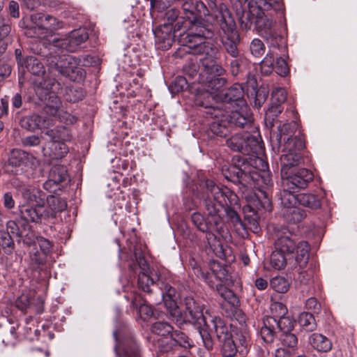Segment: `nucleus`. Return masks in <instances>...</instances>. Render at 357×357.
<instances>
[{"mask_svg": "<svg viewBox=\"0 0 357 357\" xmlns=\"http://www.w3.org/2000/svg\"><path fill=\"white\" fill-rule=\"evenodd\" d=\"M244 210H248L256 215H257L258 211L261 210L271 212L272 211V204L268 193L259 190V194H255V197L250 201L248 205L244 206Z\"/></svg>", "mask_w": 357, "mask_h": 357, "instance_id": "4be33fe9", "label": "nucleus"}, {"mask_svg": "<svg viewBox=\"0 0 357 357\" xmlns=\"http://www.w3.org/2000/svg\"><path fill=\"white\" fill-rule=\"evenodd\" d=\"M238 164L230 165L227 169H222L225 178L233 183L247 186L251 181L256 179L257 174L251 173L245 169V159H238Z\"/></svg>", "mask_w": 357, "mask_h": 357, "instance_id": "4468645a", "label": "nucleus"}, {"mask_svg": "<svg viewBox=\"0 0 357 357\" xmlns=\"http://www.w3.org/2000/svg\"><path fill=\"white\" fill-rule=\"evenodd\" d=\"M113 335L116 342L115 351L119 357H140L139 348L134 341L128 340L121 342L116 332H114Z\"/></svg>", "mask_w": 357, "mask_h": 357, "instance_id": "b1692460", "label": "nucleus"}, {"mask_svg": "<svg viewBox=\"0 0 357 357\" xmlns=\"http://www.w3.org/2000/svg\"><path fill=\"white\" fill-rule=\"evenodd\" d=\"M250 49L251 54L255 57H260L265 52V45L259 38H255L251 41Z\"/></svg>", "mask_w": 357, "mask_h": 357, "instance_id": "680f3d73", "label": "nucleus"}, {"mask_svg": "<svg viewBox=\"0 0 357 357\" xmlns=\"http://www.w3.org/2000/svg\"><path fill=\"white\" fill-rule=\"evenodd\" d=\"M43 156L49 160L61 159L68 153V148L65 143L50 141L43 147Z\"/></svg>", "mask_w": 357, "mask_h": 357, "instance_id": "393cba45", "label": "nucleus"}, {"mask_svg": "<svg viewBox=\"0 0 357 357\" xmlns=\"http://www.w3.org/2000/svg\"><path fill=\"white\" fill-rule=\"evenodd\" d=\"M183 21H178L174 27L169 24H161L154 31L153 33L155 39V45L158 49L162 50H168L171 47L172 43L176 36L177 31L181 30Z\"/></svg>", "mask_w": 357, "mask_h": 357, "instance_id": "2eb2a0df", "label": "nucleus"}, {"mask_svg": "<svg viewBox=\"0 0 357 357\" xmlns=\"http://www.w3.org/2000/svg\"><path fill=\"white\" fill-rule=\"evenodd\" d=\"M228 112H223L224 115H220L225 117L229 124H233L239 128H244L250 126L253 121V116L252 114L248 110L241 111H231L227 109Z\"/></svg>", "mask_w": 357, "mask_h": 357, "instance_id": "5701e85b", "label": "nucleus"}, {"mask_svg": "<svg viewBox=\"0 0 357 357\" xmlns=\"http://www.w3.org/2000/svg\"><path fill=\"white\" fill-rule=\"evenodd\" d=\"M227 146L234 151L244 155L257 153L261 149L258 139L248 132L239 133L231 136L226 141Z\"/></svg>", "mask_w": 357, "mask_h": 357, "instance_id": "1a4fd4ad", "label": "nucleus"}, {"mask_svg": "<svg viewBox=\"0 0 357 357\" xmlns=\"http://www.w3.org/2000/svg\"><path fill=\"white\" fill-rule=\"evenodd\" d=\"M68 174L66 167L60 165L53 166L49 174V180L43 183V188L49 190L51 188L52 183L54 184L60 183L67 179Z\"/></svg>", "mask_w": 357, "mask_h": 357, "instance_id": "473e14b6", "label": "nucleus"}, {"mask_svg": "<svg viewBox=\"0 0 357 357\" xmlns=\"http://www.w3.org/2000/svg\"><path fill=\"white\" fill-rule=\"evenodd\" d=\"M204 111L205 109L203 112L205 114L206 118L212 119H215L209 124L210 130L217 136L226 137L229 132L228 125H229L227 119L221 116L215 117L207 115Z\"/></svg>", "mask_w": 357, "mask_h": 357, "instance_id": "72a5a7b5", "label": "nucleus"}, {"mask_svg": "<svg viewBox=\"0 0 357 357\" xmlns=\"http://www.w3.org/2000/svg\"><path fill=\"white\" fill-rule=\"evenodd\" d=\"M287 99V92L284 89L275 88L271 94V103L282 105Z\"/></svg>", "mask_w": 357, "mask_h": 357, "instance_id": "0e129e2a", "label": "nucleus"}, {"mask_svg": "<svg viewBox=\"0 0 357 357\" xmlns=\"http://www.w3.org/2000/svg\"><path fill=\"white\" fill-rule=\"evenodd\" d=\"M60 50L54 48V54L47 57V61L50 68L56 70L59 74L70 79L75 80L78 75L79 68L75 57L68 54H59ZM63 51L61 50V52Z\"/></svg>", "mask_w": 357, "mask_h": 357, "instance_id": "0eeeda50", "label": "nucleus"}, {"mask_svg": "<svg viewBox=\"0 0 357 357\" xmlns=\"http://www.w3.org/2000/svg\"><path fill=\"white\" fill-rule=\"evenodd\" d=\"M309 343L316 351L327 353L332 349L333 343L326 336L314 333L309 337Z\"/></svg>", "mask_w": 357, "mask_h": 357, "instance_id": "c756f323", "label": "nucleus"}, {"mask_svg": "<svg viewBox=\"0 0 357 357\" xmlns=\"http://www.w3.org/2000/svg\"><path fill=\"white\" fill-rule=\"evenodd\" d=\"M251 10L257 12H275L282 9V0H250L248 3Z\"/></svg>", "mask_w": 357, "mask_h": 357, "instance_id": "bb28decb", "label": "nucleus"}, {"mask_svg": "<svg viewBox=\"0 0 357 357\" xmlns=\"http://www.w3.org/2000/svg\"><path fill=\"white\" fill-rule=\"evenodd\" d=\"M273 56L267 54L265 58L261 61V70L265 75H269L274 70Z\"/></svg>", "mask_w": 357, "mask_h": 357, "instance_id": "69168bd1", "label": "nucleus"}, {"mask_svg": "<svg viewBox=\"0 0 357 357\" xmlns=\"http://www.w3.org/2000/svg\"><path fill=\"white\" fill-rule=\"evenodd\" d=\"M29 223L24 221L22 219L16 221L10 220L7 222L6 229L11 235L17 238V241L20 243V236L24 232V230L28 227Z\"/></svg>", "mask_w": 357, "mask_h": 357, "instance_id": "a19ab883", "label": "nucleus"}, {"mask_svg": "<svg viewBox=\"0 0 357 357\" xmlns=\"http://www.w3.org/2000/svg\"><path fill=\"white\" fill-rule=\"evenodd\" d=\"M215 229L216 225L215 223L214 225L211 223L209 224L208 231H205L206 233V241L209 250H211L215 256L221 258L224 256L223 248L213 233V231L217 232ZM221 232H223V228L220 231L219 234H221Z\"/></svg>", "mask_w": 357, "mask_h": 357, "instance_id": "c85d7f7f", "label": "nucleus"}, {"mask_svg": "<svg viewBox=\"0 0 357 357\" xmlns=\"http://www.w3.org/2000/svg\"><path fill=\"white\" fill-rule=\"evenodd\" d=\"M31 20L36 26L49 30V15L43 13L33 14L31 16Z\"/></svg>", "mask_w": 357, "mask_h": 357, "instance_id": "13d9d810", "label": "nucleus"}, {"mask_svg": "<svg viewBox=\"0 0 357 357\" xmlns=\"http://www.w3.org/2000/svg\"><path fill=\"white\" fill-rule=\"evenodd\" d=\"M44 107L43 111L47 114L54 119L57 114L61 107V102L60 98L54 92H47L44 97Z\"/></svg>", "mask_w": 357, "mask_h": 357, "instance_id": "cd10ccee", "label": "nucleus"}, {"mask_svg": "<svg viewBox=\"0 0 357 357\" xmlns=\"http://www.w3.org/2000/svg\"><path fill=\"white\" fill-rule=\"evenodd\" d=\"M20 214L21 218L29 223H41L50 218L48 212L44 206V204H23L20 206Z\"/></svg>", "mask_w": 357, "mask_h": 357, "instance_id": "dca6fc26", "label": "nucleus"}, {"mask_svg": "<svg viewBox=\"0 0 357 357\" xmlns=\"http://www.w3.org/2000/svg\"><path fill=\"white\" fill-rule=\"evenodd\" d=\"M256 13L257 11L251 10L250 6H249V10H248L243 9L241 7L236 8V14L240 22L241 28L243 30L247 31L251 28L254 19L256 17Z\"/></svg>", "mask_w": 357, "mask_h": 357, "instance_id": "58836bf2", "label": "nucleus"}, {"mask_svg": "<svg viewBox=\"0 0 357 357\" xmlns=\"http://www.w3.org/2000/svg\"><path fill=\"white\" fill-rule=\"evenodd\" d=\"M273 319L276 322L275 327L279 328L284 332H287L294 327V322L292 319L289 317L286 316V314H284L280 317H273Z\"/></svg>", "mask_w": 357, "mask_h": 357, "instance_id": "4d7b16f0", "label": "nucleus"}, {"mask_svg": "<svg viewBox=\"0 0 357 357\" xmlns=\"http://www.w3.org/2000/svg\"><path fill=\"white\" fill-rule=\"evenodd\" d=\"M22 128L33 131L35 130H45L54 124V119L52 117L33 114L24 116L20 120Z\"/></svg>", "mask_w": 357, "mask_h": 357, "instance_id": "6ab92c4d", "label": "nucleus"}, {"mask_svg": "<svg viewBox=\"0 0 357 357\" xmlns=\"http://www.w3.org/2000/svg\"><path fill=\"white\" fill-rule=\"evenodd\" d=\"M298 204L312 209H317L321 206L319 199L312 194H298Z\"/></svg>", "mask_w": 357, "mask_h": 357, "instance_id": "c03bdc74", "label": "nucleus"}, {"mask_svg": "<svg viewBox=\"0 0 357 357\" xmlns=\"http://www.w3.org/2000/svg\"><path fill=\"white\" fill-rule=\"evenodd\" d=\"M225 212L226 213L227 217L231 224L234 226L235 229L238 231L244 229V225L236 211L231 208H225Z\"/></svg>", "mask_w": 357, "mask_h": 357, "instance_id": "603ef678", "label": "nucleus"}, {"mask_svg": "<svg viewBox=\"0 0 357 357\" xmlns=\"http://www.w3.org/2000/svg\"><path fill=\"white\" fill-rule=\"evenodd\" d=\"M243 93L241 85L234 84L229 89L215 94L214 98L220 100L216 101V105H208L204 101H199V104L205 109L204 112L207 115L218 117L219 115H224L223 112H228L227 109H230L234 102L243 103Z\"/></svg>", "mask_w": 357, "mask_h": 357, "instance_id": "20e7f679", "label": "nucleus"}, {"mask_svg": "<svg viewBox=\"0 0 357 357\" xmlns=\"http://www.w3.org/2000/svg\"><path fill=\"white\" fill-rule=\"evenodd\" d=\"M213 35L211 26L206 24L204 22L195 20L189 27L186 38L189 43V52L203 56L211 43L203 41L204 39L211 38Z\"/></svg>", "mask_w": 357, "mask_h": 357, "instance_id": "39448f33", "label": "nucleus"}, {"mask_svg": "<svg viewBox=\"0 0 357 357\" xmlns=\"http://www.w3.org/2000/svg\"><path fill=\"white\" fill-rule=\"evenodd\" d=\"M298 322L303 328L308 331H314L317 326L313 314H300Z\"/></svg>", "mask_w": 357, "mask_h": 357, "instance_id": "864d4df0", "label": "nucleus"}, {"mask_svg": "<svg viewBox=\"0 0 357 357\" xmlns=\"http://www.w3.org/2000/svg\"><path fill=\"white\" fill-rule=\"evenodd\" d=\"M278 146V152H281L280 158L281 177L286 176L296 169L303 160L301 151L305 148L303 138L284 139L283 144H274Z\"/></svg>", "mask_w": 357, "mask_h": 357, "instance_id": "7ed1b4c3", "label": "nucleus"}, {"mask_svg": "<svg viewBox=\"0 0 357 357\" xmlns=\"http://www.w3.org/2000/svg\"><path fill=\"white\" fill-rule=\"evenodd\" d=\"M220 268L219 271L212 268V273L204 272L199 271V275L201 278L207 280L209 278L208 284L211 288H215L218 294L224 298V300L230 304L232 307L238 305L239 300L236 294L230 289L225 287L222 282L227 280V271L225 268L218 266Z\"/></svg>", "mask_w": 357, "mask_h": 357, "instance_id": "423d86ee", "label": "nucleus"}, {"mask_svg": "<svg viewBox=\"0 0 357 357\" xmlns=\"http://www.w3.org/2000/svg\"><path fill=\"white\" fill-rule=\"evenodd\" d=\"M223 22L217 24L225 35V39L223 40V46L227 54L231 58L236 57L240 55L238 44L240 42V36L236 30V23L233 17H229L226 13L222 16Z\"/></svg>", "mask_w": 357, "mask_h": 357, "instance_id": "6e6552de", "label": "nucleus"}, {"mask_svg": "<svg viewBox=\"0 0 357 357\" xmlns=\"http://www.w3.org/2000/svg\"><path fill=\"white\" fill-rule=\"evenodd\" d=\"M263 326L260 330V335L262 340L266 343H271L273 342L275 337V320L273 316L267 315L263 320Z\"/></svg>", "mask_w": 357, "mask_h": 357, "instance_id": "f704fd0d", "label": "nucleus"}, {"mask_svg": "<svg viewBox=\"0 0 357 357\" xmlns=\"http://www.w3.org/2000/svg\"><path fill=\"white\" fill-rule=\"evenodd\" d=\"M282 214L284 220L289 224L299 222L305 217L303 211L297 207L286 208L282 211Z\"/></svg>", "mask_w": 357, "mask_h": 357, "instance_id": "79ce46f5", "label": "nucleus"}, {"mask_svg": "<svg viewBox=\"0 0 357 357\" xmlns=\"http://www.w3.org/2000/svg\"><path fill=\"white\" fill-rule=\"evenodd\" d=\"M196 319L195 325L206 349L213 348L212 334L215 333L222 342V352L225 357H233L238 352L244 356L248 351V337L227 325L220 317L213 314H190Z\"/></svg>", "mask_w": 357, "mask_h": 357, "instance_id": "f257e3e1", "label": "nucleus"}, {"mask_svg": "<svg viewBox=\"0 0 357 357\" xmlns=\"http://www.w3.org/2000/svg\"><path fill=\"white\" fill-rule=\"evenodd\" d=\"M182 9L186 16L189 18V27L192 26V23L195 20L204 22L201 18H198L195 15V3L193 0H183Z\"/></svg>", "mask_w": 357, "mask_h": 357, "instance_id": "3c124183", "label": "nucleus"}, {"mask_svg": "<svg viewBox=\"0 0 357 357\" xmlns=\"http://www.w3.org/2000/svg\"><path fill=\"white\" fill-rule=\"evenodd\" d=\"M47 204L51 208L52 212L50 213V217L55 218L56 213L64 211L67 207V204L64 199L61 197L50 196L47 197Z\"/></svg>", "mask_w": 357, "mask_h": 357, "instance_id": "37998d69", "label": "nucleus"}, {"mask_svg": "<svg viewBox=\"0 0 357 357\" xmlns=\"http://www.w3.org/2000/svg\"><path fill=\"white\" fill-rule=\"evenodd\" d=\"M219 56L220 52L218 47H215L213 44L209 47H206V50L200 60L203 66L209 74L218 75L224 74L225 69L216 61Z\"/></svg>", "mask_w": 357, "mask_h": 357, "instance_id": "a211bd4d", "label": "nucleus"}, {"mask_svg": "<svg viewBox=\"0 0 357 357\" xmlns=\"http://www.w3.org/2000/svg\"><path fill=\"white\" fill-rule=\"evenodd\" d=\"M206 1L208 2V7L211 10L213 19L215 20L216 24L223 22L222 16H225V14L226 15V13L229 15V17H233L229 8L225 3H220L218 5V0Z\"/></svg>", "mask_w": 357, "mask_h": 357, "instance_id": "4c0bfd02", "label": "nucleus"}, {"mask_svg": "<svg viewBox=\"0 0 357 357\" xmlns=\"http://www.w3.org/2000/svg\"><path fill=\"white\" fill-rule=\"evenodd\" d=\"M13 185L21 192L24 204H45V195L41 190L30 185L19 184L17 180L13 182Z\"/></svg>", "mask_w": 357, "mask_h": 357, "instance_id": "412c9836", "label": "nucleus"}, {"mask_svg": "<svg viewBox=\"0 0 357 357\" xmlns=\"http://www.w3.org/2000/svg\"><path fill=\"white\" fill-rule=\"evenodd\" d=\"M298 123L297 121L293 120L289 123H285L282 126L278 127L279 134L277 136V140L275 144H283V139H294V138H302L298 135H294L295 132L297 130Z\"/></svg>", "mask_w": 357, "mask_h": 357, "instance_id": "2f4dec72", "label": "nucleus"}, {"mask_svg": "<svg viewBox=\"0 0 357 357\" xmlns=\"http://www.w3.org/2000/svg\"><path fill=\"white\" fill-rule=\"evenodd\" d=\"M206 197L204 198L205 208L208 215L213 218L216 225V231L220 232L222 229V217L225 211L227 199L230 191L227 188H220L213 181L206 180L204 183Z\"/></svg>", "mask_w": 357, "mask_h": 357, "instance_id": "f03ea898", "label": "nucleus"}, {"mask_svg": "<svg viewBox=\"0 0 357 357\" xmlns=\"http://www.w3.org/2000/svg\"><path fill=\"white\" fill-rule=\"evenodd\" d=\"M164 305L169 312H172L178 308V294L176 289L169 284L164 285V292L162 293Z\"/></svg>", "mask_w": 357, "mask_h": 357, "instance_id": "e433bc0d", "label": "nucleus"}, {"mask_svg": "<svg viewBox=\"0 0 357 357\" xmlns=\"http://www.w3.org/2000/svg\"><path fill=\"white\" fill-rule=\"evenodd\" d=\"M137 265L140 269L138 275V287L144 292L151 293V286L153 285L159 279L158 272L151 269L144 255L137 250L134 252Z\"/></svg>", "mask_w": 357, "mask_h": 357, "instance_id": "9b49d317", "label": "nucleus"}, {"mask_svg": "<svg viewBox=\"0 0 357 357\" xmlns=\"http://www.w3.org/2000/svg\"><path fill=\"white\" fill-rule=\"evenodd\" d=\"M3 1L0 0V36H8L11 31L10 20L2 15Z\"/></svg>", "mask_w": 357, "mask_h": 357, "instance_id": "6e6d98bb", "label": "nucleus"}, {"mask_svg": "<svg viewBox=\"0 0 357 357\" xmlns=\"http://www.w3.org/2000/svg\"><path fill=\"white\" fill-rule=\"evenodd\" d=\"M44 133L51 141L66 144V142H70L72 139L70 130L63 126H57L52 129L48 128Z\"/></svg>", "mask_w": 357, "mask_h": 357, "instance_id": "7c9ffc66", "label": "nucleus"}, {"mask_svg": "<svg viewBox=\"0 0 357 357\" xmlns=\"http://www.w3.org/2000/svg\"><path fill=\"white\" fill-rule=\"evenodd\" d=\"M8 165L20 167L21 171L26 173L28 178L36 177L34 169L40 165L39 160L33 155L21 149H14L11 151L8 158Z\"/></svg>", "mask_w": 357, "mask_h": 357, "instance_id": "9d476101", "label": "nucleus"}, {"mask_svg": "<svg viewBox=\"0 0 357 357\" xmlns=\"http://www.w3.org/2000/svg\"><path fill=\"white\" fill-rule=\"evenodd\" d=\"M289 282L282 276H275L270 280V287L276 292L286 293L289 289Z\"/></svg>", "mask_w": 357, "mask_h": 357, "instance_id": "09e8293b", "label": "nucleus"}, {"mask_svg": "<svg viewBox=\"0 0 357 357\" xmlns=\"http://www.w3.org/2000/svg\"><path fill=\"white\" fill-rule=\"evenodd\" d=\"M152 331L160 335L165 336L172 331V326L167 322L158 321L153 324Z\"/></svg>", "mask_w": 357, "mask_h": 357, "instance_id": "e2e57ef3", "label": "nucleus"}, {"mask_svg": "<svg viewBox=\"0 0 357 357\" xmlns=\"http://www.w3.org/2000/svg\"><path fill=\"white\" fill-rule=\"evenodd\" d=\"M274 70L275 73L280 76H286L289 72L287 61L282 57L277 59L275 65L274 66Z\"/></svg>", "mask_w": 357, "mask_h": 357, "instance_id": "774afa93", "label": "nucleus"}, {"mask_svg": "<svg viewBox=\"0 0 357 357\" xmlns=\"http://www.w3.org/2000/svg\"><path fill=\"white\" fill-rule=\"evenodd\" d=\"M227 61L229 63L230 70L234 76H236L242 71L243 66L245 63V59L242 55L236 57L226 59Z\"/></svg>", "mask_w": 357, "mask_h": 357, "instance_id": "5fc2aeb1", "label": "nucleus"}, {"mask_svg": "<svg viewBox=\"0 0 357 357\" xmlns=\"http://www.w3.org/2000/svg\"><path fill=\"white\" fill-rule=\"evenodd\" d=\"M173 340L181 347L189 348L191 347V342L188 336L181 332L175 331L172 334Z\"/></svg>", "mask_w": 357, "mask_h": 357, "instance_id": "338daca9", "label": "nucleus"}, {"mask_svg": "<svg viewBox=\"0 0 357 357\" xmlns=\"http://www.w3.org/2000/svg\"><path fill=\"white\" fill-rule=\"evenodd\" d=\"M193 225L201 231H207L209 224L204 220V216L199 213H193L191 215Z\"/></svg>", "mask_w": 357, "mask_h": 357, "instance_id": "052dcab7", "label": "nucleus"}, {"mask_svg": "<svg viewBox=\"0 0 357 357\" xmlns=\"http://www.w3.org/2000/svg\"><path fill=\"white\" fill-rule=\"evenodd\" d=\"M277 239L275 248L277 250L286 255H291L296 248L295 239L290 230L287 228H277L275 230Z\"/></svg>", "mask_w": 357, "mask_h": 357, "instance_id": "aec40b11", "label": "nucleus"}, {"mask_svg": "<svg viewBox=\"0 0 357 357\" xmlns=\"http://www.w3.org/2000/svg\"><path fill=\"white\" fill-rule=\"evenodd\" d=\"M286 254L281 252L276 249L272 252L270 259L271 266L275 270H281L287 265V259Z\"/></svg>", "mask_w": 357, "mask_h": 357, "instance_id": "de8ad7c7", "label": "nucleus"}, {"mask_svg": "<svg viewBox=\"0 0 357 357\" xmlns=\"http://www.w3.org/2000/svg\"><path fill=\"white\" fill-rule=\"evenodd\" d=\"M271 14L266 15L264 12L260 11L256 13L255 18V28L259 35L265 36L271 35L272 27L274 24L273 20L269 16Z\"/></svg>", "mask_w": 357, "mask_h": 357, "instance_id": "a878e982", "label": "nucleus"}, {"mask_svg": "<svg viewBox=\"0 0 357 357\" xmlns=\"http://www.w3.org/2000/svg\"><path fill=\"white\" fill-rule=\"evenodd\" d=\"M295 262L301 269L306 267L309 261L310 245L307 241H301L296 245Z\"/></svg>", "mask_w": 357, "mask_h": 357, "instance_id": "c9c22d12", "label": "nucleus"}, {"mask_svg": "<svg viewBox=\"0 0 357 357\" xmlns=\"http://www.w3.org/2000/svg\"><path fill=\"white\" fill-rule=\"evenodd\" d=\"M282 105L271 103L270 107L265 113L264 121L267 127L271 128L274 126L275 118L282 112Z\"/></svg>", "mask_w": 357, "mask_h": 357, "instance_id": "a18cd8bd", "label": "nucleus"}, {"mask_svg": "<svg viewBox=\"0 0 357 357\" xmlns=\"http://www.w3.org/2000/svg\"><path fill=\"white\" fill-rule=\"evenodd\" d=\"M280 341L284 347L288 350L295 352L298 345V338L295 334L284 332L280 337Z\"/></svg>", "mask_w": 357, "mask_h": 357, "instance_id": "8fccbe9b", "label": "nucleus"}, {"mask_svg": "<svg viewBox=\"0 0 357 357\" xmlns=\"http://www.w3.org/2000/svg\"><path fill=\"white\" fill-rule=\"evenodd\" d=\"M313 179V173L305 168L295 169L286 176H282V186L296 191L306 188Z\"/></svg>", "mask_w": 357, "mask_h": 357, "instance_id": "ddd939ff", "label": "nucleus"}, {"mask_svg": "<svg viewBox=\"0 0 357 357\" xmlns=\"http://www.w3.org/2000/svg\"><path fill=\"white\" fill-rule=\"evenodd\" d=\"M24 64L26 69L33 75H40L45 73L43 63L34 56L27 57Z\"/></svg>", "mask_w": 357, "mask_h": 357, "instance_id": "49530a36", "label": "nucleus"}, {"mask_svg": "<svg viewBox=\"0 0 357 357\" xmlns=\"http://www.w3.org/2000/svg\"><path fill=\"white\" fill-rule=\"evenodd\" d=\"M296 190L293 189H287V187L283 186V190L280 192V199L281 205L282 206V211L286 208L296 207L298 203V195L294 193Z\"/></svg>", "mask_w": 357, "mask_h": 357, "instance_id": "ea45409f", "label": "nucleus"}, {"mask_svg": "<svg viewBox=\"0 0 357 357\" xmlns=\"http://www.w3.org/2000/svg\"><path fill=\"white\" fill-rule=\"evenodd\" d=\"M213 75V76L210 77L207 82V93L203 95L204 100L202 99V96L197 98L196 102L199 106V101H204L208 105H216L217 99L214 98L213 96L215 94L225 90L222 88L227 83L226 79L221 77V75ZM219 101L218 100V102Z\"/></svg>", "mask_w": 357, "mask_h": 357, "instance_id": "f3484780", "label": "nucleus"}, {"mask_svg": "<svg viewBox=\"0 0 357 357\" xmlns=\"http://www.w3.org/2000/svg\"><path fill=\"white\" fill-rule=\"evenodd\" d=\"M88 38L87 31L79 28L72 31L66 38L54 39L52 47L58 50L73 52L82 48Z\"/></svg>", "mask_w": 357, "mask_h": 357, "instance_id": "f8f14e48", "label": "nucleus"}, {"mask_svg": "<svg viewBox=\"0 0 357 357\" xmlns=\"http://www.w3.org/2000/svg\"><path fill=\"white\" fill-rule=\"evenodd\" d=\"M38 236L35 234L34 231L31 229V227L28 225V227L24 230L23 234L20 236V242L23 244L31 246L34 245L36 242Z\"/></svg>", "mask_w": 357, "mask_h": 357, "instance_id": "bf43d9fd", "label": "nucleus"}]
</instances>
